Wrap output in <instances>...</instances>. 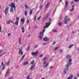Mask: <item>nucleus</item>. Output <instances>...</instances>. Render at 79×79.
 I'll return each instance as SVG.
<instances>
[{
  "label": "nucleus",
  "instance_id": "f257e3e1",
  "mask_svg": "<svg viewBox=\"0 0 79 79\" xmlns=\"http://www.w3.org/2000/svg\"><path fill=\"white\" fill-rule=\"evenodd\" d=\"M71 61H72V60L71 59H69V63L66 65L67 68L65 69L64 70V73H65V74H66V73H68V69H69L68 68L71 65Z\"/></svg>",
  "mask_w": 79,
  "mask_h": 79
},
{
  "label": "nucleus",
  "instance_id": "f03ea898",
  "mask_svg": "<svg viewBox=\"0 0 79 79\" xmlns=\"http://www.w3.org/2000/svg\"><path fill=\"white\" fill-rule=\"evenodd\" d=\"M16 10V7L15 4L13 3L11 4V8L10 9V12L13 13Z\"/></svg>",
  "mask_w": 79,
  "mask_h": 79
},
{
  "label": "nucleus",
  "instance_id": "7ed1b4c3",
  "mask_svg": "<svg viewBox=\"0 0 79 79\" xmlns=\"http://www.w3.org/2000/svg\"><path fill=\"white\" fill-rule=\"evenodd\" d=\"M19 17H16V21L13 23V24H15L16 25V26L18 25V23H19Z\"/></svg>",
  "mask_w": 79,
  "mask_h": 79
},
{
  "label": "nucleus",
  "instance_id": "20e7f679",
  "mask_svg": "<svg viewBox=\"0 0 79 79\" xmlns=\"http://www.w3.org/2000/svg\"><path fill=\"white\" fill-rule=\"evenodd\" d=\"M39 54V51L38 50L36 51L35 52H31V55L34 56V55H37Z\"/></svg>",
  "mask_w": 79,
  "mask_h": 79
},
{
  "label": "nucleus",
  "instance_id": "39448f33",
  "mask_svg": "<svg viewBox=\"0 0 79 79\" xmlns=\"http://www.w3.org/2000/svg\"><path fill=\"white\" fill-rule=\"evenodd\" d=\"M51 24V23H50L49 22L48 23H46L45 26L43 27V28H47Z\"/></svg>",
  "mask_w": 79,
  "mask_h": 79
},
{
  "label": "nucleus",
  "instance_id": "423d86ee",
  "mask_svg": "<svg viewBox=\"0 0 79 79\" xmlns=\"http://www.w3.org/2000/svg\"><path fill=\"white\" fill-rule=\"evenodd\" d=\"M67 16H65V19H64V23H65V24H66V23H67L68 21H70V18H69L68 19V20H67Z\"/></svg>",
  "mask_w": 79,
  "mask_h": 79
},
{
  "label": "nucleus",
  "instance_id": "0eeeda50",
  "mask_svg": "<svg viewBox=\"0 0 79 79\" xmlns=\"http://www.w3.org/2000/svg\"><path fill=\"white\" fill-rule=\"evenodd\" d=\"M8 10H9V7H7L6 8V9L4 10L5 13L6 15H7V12H8Z\"/></svg>",
  "mask_w": 79,
  "mask_h": 79
},
{
  "label": "nucleus",
  "instance_id": "6e6552de",
  "mask_svg": "<svg viewBox=\"0 0 79 79\" xmlns=\"http://www.w3.org/2000/svg\"><path fill=\"white\" fill-rule=\"evenodd\" d=\"M40 35L38 36V38H39L40 39V40H42V35L43 36H44V35L42 34V32H40Z\"/></svg>",
  "mask_w": 79,
  "mask_h": 79
},
{
  "label": "nucleus",
  "instance_id": "1a4fd4ad",
  "mask_svg": "<svg viewBox=\"0 0 79 79\" xmlns=\"http://www.w3.org/2000/svg\"><path fill=\"white\" fill-rule=\"evenodd\" d=\"M48 40H49V39L47 37H46L45 38L43 39V40L46 42L48 41Z\"/></svg>",
  "mask_w": 79,
  "mask_h": 79
},
{
  "label": "nucleus",
  "instance_id": "9d476101",
  "mask_svg": "<svg viewBox=\"0 0 79 79\" xmlns=\"http://www.w3.org/2000/svg\"><path fill=\"white\" fill-rule=\"evenodd\" d=\"M50 3H51V2L48 3L45 6V8H48V6H49V5H50Z\"/></svg>",
  "mask_w": 79,
  "mask_h": 79
},
{
  "label": "nucleus",
  "instance_id": "9b49d317",
  "mask_svg": "<svg viewBox=\"0 0 79 79\" xmlns=\"http://www.w3.org/2000/svg\"><path fill=\"white\" fill-rule=\"evenodd\" d=\"M10 23H13V21L11 20H9L8 21L6 22V24H10Z\"/></svg>",
  "mask_w": 79,
  "mask_h": 79
},
{
  "label": "nucleus",
  "instance_id": "f8f14e48",
  "mask_svg": "<svg viewBox=\"0 0 79 79\" xmlns=\"http://www.w3.org/2000/svg\"><path fill=\"white\" fill-rule=\"evenodd\" d=\"M49 64V62H48L47 64L46 65H44L43 66V68H46L47 66L48 65V64Z\"/></svg>",
  "mask_w": 79,
  "mask_h": 79
},
{
  "label": "nucleus",
  "instance_id": "ddd939ff",
  "mask_svg": "<svg viewBox=\"0 0 79 79\" xmlns=\"http://www.w3.org/2000/svg\"><path fill=\"white\" fill-rule=\"evenodd\" d=\"M66 59H70L71 58V56L69 55H68L66 56Z\"/></svg>",
  "mask_w": 79,
  "mask_h": 79
},
{
  "label": "nucleus",
  "instance_id": "4468645a",
  "mask_svg": "<svg viewBox=\"0 0 79 79\" xmlns=\"http://www.w3.org/2000/svg\"><path fill=\"white\" fill-rule=\"evenodd\" d=\"M74 5L73 6L72 8V9H70V10H69L71 12H72V11H73L74 10Z\"/></svg>",
  "mask_w": 79,
  "mask_h": 79
},
{
  "label": "nucleus",
  "instance_id": "2eb2a0df",
  "mask_svg": "<svg viewBox=\"0 0 79 79\" xmlns=\"http://www.w3.org/2000/svg\"><path fill=\"white\" fill-rule=\"evenodd\" d=\"M21 21L22 22V24H24L25 22V20L24 19H21Z\"/></svg>",
  "mask_w": 79,
  "mask_h": 79
},
{
  "label": "nucleus",
  "instance_id": "dca6fc26",
  "mask_svg": "<svg viewBox=\"0 0 79 79\" xmlns=\"http://www.w3.org/2000/svg\"><path fill=\"white\" fill-rule=\"evenodd\" d=\"M9 71H10V69H9L6 72V75L5 76V77H6V76H7V75L8 74H9Z\"/></svg>",
  "mask_w": 79,
  "mask_h": 79
},
{
  "label": "nucleus",
  "instance_id": "f3484780",
  "mask_svg": "<svg viewBox=\"0 0 79 79\" xmlns=\"http://www.w3.org/2000/svg\"><path fill=\"white\" fill-rule=\"evenodd\" d=\"M73 75H70L69 77H68L67 78V79H72V78H73Z\"/></svg>",
  "mask_w": 79,
  "mask_h": 79
},
{
  "label": "nucleus",
  "instance_id": "a211bd4d",
  "mask_svg": "<svg viewBox=\"0 0 79 79\" xmlns=\"http://www.w3.org/2000/svg\"><path fill=\"white\" fill-rule=\"evenodd\" d=\"M21 49H19V53H21V55H23V51H21Z\"/></svg>",
  "mask_w": 79,
  "mask_h": 79
},
{
  "label": "nucleus",
  "instance_id": "6ab92c4d",
  "mask_svg": "<svg viewBox=\"0 0 79 79\" xmlns=\"http://www.w3.org/2000/svg\"><path fill=\"white\" fill-rule=\"evenodd\" d=\"M68 2L66 1L65 3V6L66 7H68Z\"/></svg>",
  "mask_w": 79,
  "mask_h": 79
},
{
  "label": "nucleus",
  "instance_id": "aec40b11",
  "mask_svg": "<svg viewBox=\"0 0 79 79\" xmlns=\"http://www.w3.org/2000/svg\"><path fill=\"white\" fill-rule=\"evenodd\" d=\"M25 8L26 9H29V7H28V6L27 5H25Z\"/></svg>",
  "mask_w": 79,
  "mask_h": 79
},
{
  "label": "nucleus",
  "instance_id": "412c9836",
  "mask_svg": "<svg viewBox=\"0 0 79 79\" xmlns=\"http://www.w3.org/2000/svg\"><path fill=\"white\" fill-rule=\"evenodd\" d=\"M47 58V57H44L43 58V59L42 60V61H45V60H46Z\"/></svg>",
  "mask_w": 79,
  "mask_h": 79
},
{
  "label": "nucleus",
  "instance_id": "4be33fe9",
  "mask_svg": "<svg viewBox=\"0 0 79 79\" xmlns=\"http://www.w3.org/2000/svg\"><path fill=\"white\" fill-rule=\"evenodd\" d=\"M34 68V66L32 65L31 66V67L30 68V70L31 71H32L33 68Z\"/></svg>",
  "mask_w": 79,
  "mask_h": 79
},
{
  "label": "nucleus",
  "instance_id": "5701e85b",
  "mask_svg": "<svg viewBox=\"0 0 79 79\" xmlns=\"http://www.w3.org/2000/svg\"><path fill=\"white\" fill-rule=\"evenodd\" d=\"M74 46V45L72 44L71 45H69V46L68 47L69 48H72V47H73Z\"/></svg>",
  "mask_w": 79,
  "mask_h": 79
},
{
  "label": "nucleus",
  "instance_id": "b1692460",
  "mask_svg": "<svg viewBox=\"0 0 79 79\" xmlns=\"http://www.w3.org/2000/svg\"><path fill=\"white\" fill-rule=\"evenodd\" d=\"M28 63V61L26 62L23 64V65H26Z\"/></svg>",
  "mask_w": 79,
  "mask_h": 79
},
{
  "label": "nucleus",
  "instance_id": "393cba45",
  "mask_svg": "<svg viewBox=\"0 0 79 79\" xmlns=\"http://www.w3.org/2000/svg\"><path fill=\"white\" fill-rule=\"evenodd\" d=\"M29 14L30 15H31L32 14V10H30Z\"/></svg>",
  "mask_w": 79,
  "mask_h": 79
},
{
  "label": "nucleus",
  "instance_id": "a878e982",
  "mask_svg": "<svg viewBox=\"0 0 79 79\" xmlns=\"http://www.w3.org/2000/svg\"><path fill=\"white\" fill-rule=\"evenodd\" d=\"M52 31L53 32H57V30H56L52 29Z\"/></svg>",
  "mask_w": 79,
  "mask_h": 79
},
{
  "label": "nucleus",
  "instance_id": "bb28decb",
  "mask_svg": "<svg viewBox=\"0 0 79 79\" xmlns=\"http://www.w3.org/2000/svg\"><path fill=\"white\" fill-rule=\"evenodd\" d=\"M10 60H8L7 62L6 63L7 66H8L9 64H10Z\"/></svg>",
  "mask_w": 79,
  "mask_h": 79
},
{
  "label": "nucleus",
  "instance_id": "cd10ccee",
  "mask_svg": "<svg viewBox=\"0 0 79 79\" xmlns=\"http://www.w3.org/2000/svg\"><path fill=\"white\" fill-rule=\"evenodd\" d=\"M19 44H21V37H20L19 38Z\"/></svg>",
  "mask_w": 79,
  "mask_h": 79
},
{
  "label": "nucleus",
  "instance_id": "c85d7f7f",
  "mask_svg": "<svg viewBox=\"0 0 79 79\" xmlns=\"http://www.w3.org/2000/svg\"><path fill=\"white\" fill-rule=\"evenodd\" d=\"M24 14L25 16H27V11H25Z\"/></svg>",
  "mask_w": 79,
  "mask_h": 79
},
{
  "label": "nucleus",
  "instance_id": "c756f323",
  "mask_svg": "<svg viewBox=\"0 0 79 79\" xmlns=\"http://www.w3.org/2000/svg\"><path fill=\"white\" fill-rule=\"evenodd\" d=\"M29 19H27L26 21V23L27 24H29Z\"/></svg>",
  "mask_w": 79,
  "mask_h": 79
},
{
  "label": "nucleus",
  "instance_id": "7c9ffc66",
  "mask_svg": "<svg viewBox=\"0 0 79 79\" xmlns=\"http://www.w3.org/2000/svg\"><path fill=\"white\" fill-rule=\"evenodd\" d=\"M35 62V61L34 60H32V61H31V64H34V62Z\"/></svg>",
  "mask_w": 79,
  "mask_h": 79
},
{
  "label": "nucleus",
  "instance_id": "2f4dec72",
  "mask_svg": "<svg viewBox=\"0 0 79 79\" xmlns=\"http://www.w3.org/2000/svg\"><path fill=\"white\" fill-rule=\"evenodd\" d=\"M63 49L60 50L59 52L60 53H63Z\"/></svg>",
  "mask_w": 79,
  "mask_h": 79
},
{
  "label": "nucleus",
  "instance_id": "473e14b6",
  "mask_svg": "<svg viewBox=\"0 0 79 79\" xmlns=\"http://www.w3.org/2000/svg\"><path fill=\"white\" fill-rule=\"evenodd\" d=\"M43 6H42V5H41L39 6V8L40 10L42 9V8Z\"/></svg>",
  "mask_w": 79,
  "mask_h": 79
},
{
  "label": "nucleus",
  "instance_id": "72a5a7b5",
  "mask_svg": "<svg viewBox=\"0 0 79 79\" xmlns=\"http://www.w3.org/2000/svg\"><path fill=\"white\" fill-rule=\"evenodd\" d=\"M24 56H25V55H23V56L22 57V60H23V59H24Z\"/></svg>",
  "mask_w": 79,
  "mask_h": 79
},
{
  "label": "nucleus",
  "instance_id": "f704fd0d",
  "mask_svg": "<svg viewBox=\"0 0 79 79\" xmlns=\"http://www.w3.org/2000/svg\"><path fill=\"white\" fill-rule=\"evenodd\" d=\"M59 48L56 47V48L55 49H54V51H55V50H56L58 49Z\"/></svg>",
  "mask_w": 79,
  "mask_h": 79
},
{
  "label": "nucleus",
  "instance_id": "c9c22d12",
  "mask_svg": "<svg viewBox=\"0 0 79 79\" xmlns=\"http://www.w3.org/2000/svg\"><path fill=\"white\" fill-rule=\"evenodd\" d=\"M29 77H30V76L28 75L27 76V79H31V78H29Z\"/></svg>",
  "mask_w": 79,
  "mask_h": 79
},
{
  "label": "nucleus",
  "instance_id": "e433bc0d",
  "mask_svg": "<svg viewBox=\"0 0 79 79\" xmlns=\"http://www.w3.org/2000/svg\"><path fill=\"white\" fill-rule=\"evenodd\" d=\"M58 25H59V26H62V24H61V23H60V22H59V23H58Z\"/></svg>",
  "mask_w": 79,
  "mask_h": 79
},
{
  "label": "nucleus",
  "instance_id": "4c0bfd02",
  "mask_svg": "<svg viewBox=\"0 0 79 79\" xmlns=\"http://www.w3.org/2000/svg\"><path fill=\"white\" fill-rule=\"evenodd\" d=\"M41 18V16H40L38 17V19H37V21H38V20H39V19H40Z\"/></svg>",
  "mask_w": 79,
  "mask_h": 79
},
{
  "label": "nucleus",
  "instance_id": "58836bf2",
  "mask_svg": "<svg viewBox=\"0 0 79 79\" xmlns=\"http://www.w3.org/2000/svg\"><path fill=\"white\" fill-rule=\"evenodd\" d=\"M47 63V61H44L43 63V64H46Z\"/></svg>",
  "mask_w": 79,
  "mask_h": 79
},
{
  "label": "nucleus",
  "instance_id": "ea45409f",
  "mask_svg": "<svg viewBox=\"0 0 79 79\" xmlns=\"http://www.w3.org/2000/svg\"><path fill=\"white\" fill-rule=\"evenodd\" d=\"M4 64H3V62H2L1 63V66H3Z\"/></svg>",
  "mask_w": 79,
  "mask_h": 79
},
{
  "label": "nucleus",
  "instance_id": "a19ab883",
  "mask_svg": "<svg viewBox=\"0 0 79 79\" xmlns=\"http://www.w3.org/2000/svg\"><path fill=\"white\" fill-rule=\"evenodd\" d=\"M5 66H4L2 67V70H4V69H5Z\"/></svg>",
  "mask_w": 79,
  "mask_h": 79
},
{
  "label": "nucleus",
  "instance_id": "79ce46f5",
  "mask_svg": "<svg viewBox=\"0 0 79 79\" xmlns=\"http://www.w3.org/2000/svg\"><path fill=\"white\" fill-rule=\"evenodd\" d=\"M45 31V29H44V30H43L42 31H43V33H44V32Z\"/></svg>",
  "mask_w": 79,
  "mask_h": 79
},
{
  "label": "nucleus",
  "instance_id": "37998d69",
  "mask_svg": "<svg viewBox=\"0 0 79 79\" xmlns=\"http://www.w3.org/2000/svg\"><path fill=\"white\" fill-rule=\"evenodd\" d=\"M2 31V27H0V32Z\"/></svg>",
  "mask_w": 79,
  "mask_h": 79
},
{
  "label": "nucleus",
  "instance_id": "c03bdc74",
  "mask_svg": "<svg viewBox=\"0 0 79 79\" xmlns=\"http://www.w3.org/2000/svg\"><path fill=\"white\" fill-rule=\"evenodd\" d=\"M70 3H71V4H72L73 3H74V2H73V1H71L70 2Z\"/></svg>",
  "mask_w": 79,
  "mask_h": 79
},
{
  "label": "nucleus",
  "instance_id": "a18cd8bd",
  "mask_svg": "<svg viewBox=\"0 0 79 79\" xmlns=\"http://www.w3.org/2000/svg\"><path fill=\"white\" fill-rule=\"evenodd\" d=\"M74 1H75V2H78V0H74Z\"/></svg>",
  "mask_w": 79,
  "mask_h": 79
},
{
  "label": "nucleus",
  "instance_id": "49530a36",
  "mask_svg": "<svg viewBox=\"0 0 79 79\" xmlns=\"http://www.w3.org/2000/svg\"><path fill=\"white\" fill-rule=\"evenodd\" d=\"M36 20V16H35V18H34V20L35 21Z\"/></svg>",
  "mask_w": 79,
  "mask_h": 79
},
{
  "label": "nucleus",
  "instance_id": "de8ad7c7",
  "mask_svg": "<svg viewBox=\"0 0 79 79\" xmlns=\"http://www.w3.org/2000/svg\"><path fill=\"white\" fill-rule=\"evenodd\" d=\"M56 43V42H54L53 43V45H55V44Z\"/></svg>",
  "mask_w": 79,
  "mask_h": 79
},
{
  "label": "nucleus",
  "instance_id": "09e8293b",
  "mask_svg": "<svg viewBox=\"0 0 79 79\" xmlns=\"http://www.w3.org/2000/svg\"><path fill=\"white\" fill-rule=\"evenodd\" d=\"M43 56V55H41L40 56V57H42Z\"/></svg>",
  "mask_w": 79,
  "mask_h": 79
},
{
  "label": "nucleus",
  "instance_id": "8fccbe9b",
  "mask_svg": "<svg viewBox=\"0 0 79 79\" xmlns=\"http://www.w3.org/2000/svg\"><path fill=\"white\" fill-rule=\"evenodd\" d=\"M52 20V19H51V18H50V19H49V22L50 21H51V20Z\"/></svg>",
  "mask_w": 79,
  "mask_h": 79
},
{
  "label": "nucleus",
  "instance_id": "3c124183",
  "mask_svg": "<svg viewBox=\"0 0 79 79\" xmlns=\"http://www.w3.org/2000/svg\"><path fill=\"white\" fill-rule=\"evenodd\" d=\"M24 27L22 28V30H24Z\"/></svg>",
  "mask_w": 79,
  "mask_h": 79
},
{
  "label": "nucleus",
  "instance_id": "603ef678",
  "mask_svg": "<svg viewBox=\"0 0 79 79\" xmlns=\"http://www.w3.org/2000/svg\"><path fill=\"white\" fill-rule=\"evenodd\" d=\"M51 68H53V66H52L50 67V69H51Z\"/></svg>",
  "mask_w": 79,
  "mask_h": 79
},
{
  "label": "nucleus",
  "instance_id": "864d4df0",
  "mask_svg": "<svg viewBox=\"0 0 79 79\" xmlns=\"http://www.w3.org/2000/svg\"><path fill=\"white\" fill-rule=\"evenodd\" d=\"M2 50H0V53H1V52L2 51Z\"/></svg>",
  "mask_w": 79,
  "mask_h": 79
},
{
  "label": "nucleus",
  "instance_id": "5fc2aeb1",
  "mask_svg": "<svg viewBox=\"0 0 79 79\" xmlns=\"http://www.w3.org/2000/svg\"><path fill=\"white\" fill-rule=\"evenodd\" d=\"M77 77H79V74H77Z\"/></svg>",
  "mask_w": 79,
  "mask_h": 79
},
{
  "label": "nucleus",
  "instance_id": "6e6d98bb",
  "mask_svg": "<svg viewBox=\"0 0 79 79\" xmlns=\"http://www.w3.org/2000/svg\"><path fill=\"white\" fill-rule=\"evenodd\" d=\"M34 48H37V46L35 45L34 47Z\"/></svg>",
  "mask_w": 79,
  "mask_h": 79
},
{
  "label": "nucleus",
  "instance_id": "4d7b16f0",
  "mask_svg": "<svg viewBox=\"0 0 79 79\" xmlns=\"http://www.w3.org/2000/svg\"><path fill=\"white\" fill-rule=\"evenodd\" d=\"M27 51H29V48H28L27 49Z\"/></svg>",
  "mask_w": 79,
  "mask_h": 79
},
{
  "label": "nucleus",
  "instance_id": "13d9d810",
  "mask_svg": "<svg viewBox=\"0 0 79 79\" xmlns=\"http://www.w3.org/2000/svg\"><path fill=\"white\" fill-rule=\"evenodd\" d=\"M22 32H23V33H24V30H23V31H22Z\"/></svg>",
  "mask_w": 79,
  "mask_h": 79
},
{
  "label": "nucleus",
  "instance_id": "bf43d9fd",
  "mask_svg": "<svg viewBox=\"0 0 79 79\" xmlns=\"http://www.w3.org/2000/svg\"><path fill=\"white\" fill-rule=\"evenodd\" d=\"M46 44H47V43H44L43 44V45H46Z\"/></svg>",
  "mask_w": 79,
  "mask_h": 79
},
{
  "label": "nucleus",
  "instance_id": "052dcab7",
  "mask_svg": "<svg viewBox=\"0 0 79 79\" xmlns=\"http://www.w3.org/2000/svg\"><path fill=\"white\" fill-rule=\"evenodd\" d=\"M34 28H37V27H34Z\"/></svg>",
  "mask_w": 79,
  "mask_h": 79
},
{
  "label": "nucleus",
  "instance_id": "680f3d73",
  "mask_svg": "<svg viewBox=\"0 0 79 79\" xmlns=\"http://www.w3.org/2000/svg\"><path fill=\"white\" fill-rule=\"evenodd\" d=\"M5 53H6V52H3V53L2 54V55H3V54H5Z\"/></svg>",
  "mask_w": 79,
  "mask_h": 79
},
{
  "label": "nucleus",
  "instance_id": "e2e57ef3",
  "mask_svg": "<svg viewBox=\"0 0 79 79\" xmlns=\"http://www.w3.org/2000/svg\"><path fill=\"white\" fill-rule=\"evenodd\" d=\"M12 77H10L9 78V79H11V78H12Z\"/></svg>",
  "mask_w": 79,
  "mask_h": 79
},
{
  "label": "nucleus",
  "instance_id": "0e129e2a",
  "mask_svg": "<svg viewBox=\"0 0 79 79\" xmlns=\"http://www.w3.org/2000/svg\"><path fill=\"white\" fill-rule=\"evenodd\" d=\"M9 6H10H10H11V4H9Z\"/></svg>",
  "mask_w": 79,
  "mask_h": 79
},
{
  "label": "nucleus",
  "instance_id": "69168bd1",
  "mask_svg": "<svg viewBox=\"0 0 79 79\" xmlns=\"http://www.w3.org/2000/svg\"><path fill=\"white\" fill-rule=\"evenodd\" d=\"M30 36H31V35H29L28 36V37H30Z\"/></svg>",
  "mask_w": 79,
  "mask_h": 79
},
{
  "label": "nucleus",
  "instance_id": "338daca9",
  "mask_svg": "<svg viewBox=\"0 0 79 79\" xmlns=\"http://www.w3.org/2000/svg\"><path fill=\"white\" fill-rule=\"evenodd\" d=\"M72 33L73 34H74V31H73L72 32Z\"/></svg>",
  "mask_w": 79,
  "mask_h": 79
},
{
  "label": "nucleus",
  "instance_id": "774afa93",
  "mask_svg": "<svg viewBox=\"0 0 79 79\" xmlns=\"http://www.w3.org/2000/svg\"><path fill=\"white\" fill-rule=\"evenodd\" d=\"M77 50L78 51H79V48H78Z\"/></svg>",
  "mask_w": 79,
  "mask_h": 79
}]
</instances>
